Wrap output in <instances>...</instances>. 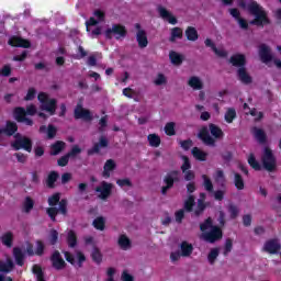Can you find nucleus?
Returning a JSON list of instances; mask_svg holds the SVG:
<instances>
[{
	"label": "nucleus",
	"instance_id": "1",
	"mask_svg": "<svg viewBox=\"0 0 281 281\" xmlns=\"http://www.w3.org/2000/svg\"><path fill=\"white\" fill-rule=\"evenodd\" d=\"M231 65L233 67H239L237 70V76L240 82L244 85H251V76H249V72H247V68H245V65L247 63V59L245 55L243 54H235L229 59Z\"/></svg>",
	"mask_w": 281,
	"mask_h": 281
},
{
	"label": "nucleus",
	"instance_id": "2",
	"mask_svg": "<svg viewBox=\"0 0 281 281\" xmlns=\"http://www.w3.org/2000/svg\"><path fill=\"white\" fill-rule=\"evenodd\" d=\"M48 205L50 207L46 212L52 221H56L57 214H67V200L60 201V193H55L48 198Z\"/></svg>",
	"mask_w": 281,
	"mask_h": 281
},
{
	"label": "nucleus",
	"instance_id": "3",
	"mask_svg": "<svg viewBox=\"0 0 281 281\" xmlns=\"http://www.w3.org/2000/svg\"><path fill=\"white\" fill-rule=\"evenodd\" d=\"M200 229L202 232V238L203 240H206V243H216V240H221V238H223L221 228L212 225L211 218H207L203 224H201Z\"/></svg>",
	"mask_w": 281,
	"mask_h": 281
},
{
	"label": "nucleus",
	"instance_id": "4",
	"mask_svg": "<svg viewBox=\"0 0 281 281\" xmlns=\"http://www.w3.org/2000/svg\"><path fill=\"white\" fill-rule=\"evenodd\" d=\"M102 21H104V12L98 10L94 11L93 16L86 22L87 32L91 38H95V36L102 34V27L98 26Z\"/></svg>",
	"mask_w": 281,
	"mask_h": 281
},
{
	"label": "nucleus",
	"instance_id": "5",
	"mask_svg": "<svg viewBox=\"0 0 281 281\" xmlns=\"http://www.w3.org/2000/svg\"><path fill=\"white\" fill-rule=\"evenodd\" d=\"M203 199H205V193H201V200H198V203L194 202V195H189L184 201V210L191 212L193 216H201L205 210Z\"/></svg>",
	"mask_w": 281,
	"mask_h": 281
},
{
	"label": "nucleus",
	"instance_id": "6",
	"mask_svg": "<svg viewBox=\"0 0 281 281\" xmlns=\"http://www.w3.org/2000/svg\"><path fill=\"white\" fill-rule=\"evenodd\" d=\"M248 10L250 14H254L255 20L250 21V25H267L269 23V19L267 18V12H265V9L260 7L256 2H251L248 5Z\"/></svg>",
	"mask_w": 281,
	"mask_h": 281
},
{
	"label": "nucleus",
	"instance_id": "7",
	"mask_svg": "<svg viewBox=\"0 0 281 281\" xmlns=\"http://www.w3.org/2000/svg\"><path fill=\"white\" fill-rule=\"evenodd\" d=\"M27 115H36V105L31 104L26 110L23 108H16L14 110V119L16 122H22V124H25L26 126H32L34 122L32 119L27 117Z\"/></svg>",
	"mask_w": 281,
	"mask_h": 281
},
{
	"label": "nucleus",
	"instance_id": "8",
	"mask_svg": "<svg viewBox=\"0 0 281 281\" xmlns=\"http://www.w3.org/2000/svg\"><path fill=\"white\" fill-rule=\"evenodd\" d=\"M180 251H173L170 254L171 262H179L181 258H190L192 256V251H194V246L188 241H182L179 245Z\"/></svg>",
	"mask_w": 281,
	"mask_h": 281
},
{
	"label": "nucleus",
	"instance_id": "9",
	"mask_svg": "<svg viewBox=\"0 0 281 281\" xmlns=\"http://www.w3.org/2000/svg\"><path fill=\"white\" fill-rule=\"evenodd\" d=\"M37 100L41 102L42 111H46V113H49V115H54V113H56V100L49 99L47 93L41 92L37 95Z\"/></svg>",
	"mask_w": 281,
	"mask_h": 281
},
{
	"label": "nucleus",
	"instance_id": "10",
	"mask_svg": "<svg viewBox=\"0 0 281 281\" xmlns=\"http://www.w3.org/2000/svg\"><path fill=\"white\" fill-rule=\"evenodd\" d=\"M14 150H26L27 153H32V139L21 134L15 135V140L11 144Z\"/></svg>",
	"mask_w": 281,
	"mask_h": 281
},
{
	"label": "nucleus",
	"instance_id": "11",
	"mask_svg": "<svg viewBox=\"0 0 281 281\" xmlns=\"http://www.w3.org/2000/svg\"><path fill=\"white\" fill-rule=\"evenodd\" d=\"M181 179V176L179 175V171H170L166 175L164 179L165 186L161 188V194H167L170 188L175 186V182L179 181Z\"/></svg>",
	"mask_w": 281,
	"mask_h": 281
},
{
	"label": "nucleus",
	"instance_id": "12",
	"mask_svg": "<svg viewBox=\"0 0 281 281\" xmlns=\"http://www.w3.org/2000/svg\"><path fill=\"white\" fill-rule=\"evenodd\" d=\"M156 10L162 21H167L170 25H177V23H179L177 16H175V14H172V12H170L166 7L159 4Z\"/></svg>",
	"mask_w": 281,
	"mask_h": 281
},
{
	"label": "nucleus",
	"instance_id": "13",
	"mask_svg": "<svg viewBox=\"0 0 281 281\" xmlns=\"http://www.w3.org/2000/svg\"><path fill=\"white\" fill-rule=\"evenodd\" d=\"M124 38L126 36V29L123 25L114 24L105 31L106 38Z\"/></svg>",
	"mask_w": 281,
	"mask_h": 281
},
{
	"label": "nucleus",
	"instance_id": "14",
	"mask_svg": "<svg viewBox=\"0 0 281 281\" xmlns=\"http://www.w3.org/2000/svg\"><path fill=\"white\" fill-rule=\"evenodd\" d=\"M111 190H113V184L106 181L100 182V184L94 189V192L99 199L103 201L111 196Z\"/></svg>",
	"mask_w": 281,
	"mask_h": 281
},
{
	"label": "nucleus",
	"instance_id": "15",
	"mask_svg": "<svg viewBox=\"0 0 281 281\" xmlns=\"http://www.w3.org/2000/svg\"><path fill=\"white\" fill-rule=\"evenodd\" d=\"M136 27V42L138 43V47L140 49H146L148 47V35L146 31L142 29L139 24H135Z\"/></svg>",
	"mask_w": 281,
	"mask_h": 281
},
{
	"label": "nucleus",
	"instance_id": "16",
	"mask_svg": "<svg viewBox=\"0 0 281 281\" xmlns=\"http://www.w3.org/2000/svg\"><path fill=\"white\" fill-rule=\"evenodd\" d=\"M262 164L266 170H273L276 168V158L273 157V154L271 153V149L266 148L263 151V157H262Z\"/></svg>",
	"mask_w": 281,
	"mask_h": 281
},
{
	"label": "nucleus",
	"instance_id": "17",
	"mask_svg": "<svg viewBox=\"0 0 281 281\" xmlns=\"http://www.w3.org/2000/svg\"><path fill=\"white\" fill-rule=\"evenodd\" d=\"M64 256L67 262H70V265H74V267H82V262H85L86 260L85 255H82V252H77L76 256H71V254L65 251Z\"/></svg>",
	"mask_w": 281,
	"mask_h": 281
},
{
	"label": "nucleus",
	"instance_id": "18",
	"mask_svg": "<svg viewBox=\"0 0 281 281\" xmlns=\"http://www.w3.org/2000/svg\"><path fill=\"white\" fill-rule=\"evenodd\" d=\"M281 245L278 239H269L263 244L262 251H266V254H278Z\"/></svg>",
	"mask_w": 281,
	"mask_h": 281
},
{
	"label": "nucleus",
	"instance_id": "19",
	"mask_svg": "<svg viewBox=\"0 0 281 281\" xmlns=\"http://www.w3.org/2000/svg\"><path fill=\"white\" fill-rule=\"evenodd\" d=\"M188 87L192 89L193 91H202L204 88L203 79L199 76H191L187 80Z\"/></svg>",
	"mask_w": 281,
	"mask_h": 281
},
{
	"label": "nucleus",
	"instance_id": "20",
	"mask_svg": "<svg viewBox=\"0 0 281 281\" xmlns=\"http://www.w3.org/2000/svg\"><path fill=\"white\" fill-rule=\"evenodd\" d=\"M259 56H260V59L266 65H269V63H271V60H273V55H271V49L269 48V46H267L265 44L259 46Z\"/></svg>",
	"mask_w": 281,
	"mask_h": 281
},
{
	"label": "nucleus",
	"instance_id": "21",
	"mask_svg": "<svg viewBox=\"0 0 281 281\" xmlns=\"http://www.w3.org/2000/svg\"><path fill=\"white\" fill-rule=\"evenodd\" d=\"M16 131H19V127L14 122L8 121L5 126L0 125V135H8L9 137H11V135H14Z\"/></svg>",
	"mask_w": 281,
	"mask_h": 281
},
{
	"label": "nucleus",
	"instance_id": "22",
	"mask_svg": "<svg viewBox=\"0 0 281 281\" xmlns=\"http://www.w3.org/2000/svg\"><path fill=\"white\" fill-rule=\"evenodd\" d=\"M199 137L200 139H202L204 144H206V146H216V139L210 136V132H207V127H204L201 130Z\"/></svg>",
	"mask_w": 281,
	"mask_h": 281
},
{
	"label": "nucleus",
	"instance_id": "23",
	"mask_svg": "<svg viewBox=\"0 0 281 281\" xmlns=\"http://www.w3.org/2000/svg\"><path fill=\"white\" fill-rule=\"evenodd\" d=\"M75 117L77 120H91V112H89V110H86L85 108H82L81 105H78L75 110Z\"/></svg>",
	"mask_w": 281,
	"mask_h": 281
},
{
	"label": "nucleus",
	"instance_id": "24",
	"mask_svg": "<svg viewBox=\"0 0 281 281\" xmlns=\"http://www.w3.org/2000/svg\"><path fill=\"white\" fill-rule=\"evenodd\" d=\"M183 38V30L179 26L172 27L170 30L169 43H177Z\"/></svg>",
	"mask_w": 281,
	"mask_h": 281
},
{
	"label": "nucleus",
	"instance_id": "25",
	"mask_svg": "<svg viewBox=\"0 0 281 281\" xmlns=\"http://www.w3.org/2000/svg\"><path fill=\"white\" fill-rule=\"evenodd\" d=\"M52 262L54 269L60 271V269H65V260L60 258V252L55 251L52 256Z\"/></svg>",
	"mask_w": 281,
	"mask_h": 281
},
{
	"label": "nucleus",
	"instance_id": "26",
	"mask_svg": "<svg viewBox=\"0 0 281 281\" xmlns=\"http://www.w3.org/2000/svg\"><path fill=\"white\" fill-rule=\"evenodd\" d=\"M114 170H115V160H113V159L106 160V162L103 167L102 177L104 179H109V177H111V172H113Z\"/></svg>",
	"mask_w": 281,
	"mask_h": 281
},
{
	"label": "nucleus",
	"instance_id": "27",
	"mask_svg": "<svg viewBox=\"0 0 281 281\" xmlns=\"http://www.w3.org/2000/svg\"><path fill=\"white\" fill-rule=\"evenodd\" d=\"M9 45H11V47L27 48L30 47V41L23 40L21 37H12L11 40H9Z\"/></svg>",
	"mask_w": 281,
	"mask_h": 281
},
{
	"label": "nucleus",
	"instance_id": "28",
	"mask_svg": "<svg viewBox=\"0 0 281 281\" xmlns=\"http://www.w3.org/2000/svg\"><path fill=\"white\" fill-rule=\"evenodd\" d=\"M184 35L187 40L191 41L192 43L199 41V31L194 26H188L184 31Z\"/></svg>",
	"mask_w": 281,
	"mask_h": 281
},
{
	"label": "nucleus",
	"instance_id": "29",
	"mask_svg": "<svg viewBox=\"0 0 281 281\" xmlns=\"http://www.w3.org/2000/svg\"><path fill=\"white\" fill-rule=\"evenodd\" d=\"M14 269V262H12L11 258H7L5 260H0V271L2 273H10Z\"/></svg>",
	"mask_w": 281,
	"mask_h": 281
},
{
	"label": "nucleus",
	"instance_id": "30",
	"mask_svg": "<svg viewBox=\"0 0 281 281\" xmlns=\"http://www.w3.org/2000/svg\"><path fill=\"white\" fill-rule=\"evenodd\" d=\"M117 245L121 249H123V251H128V249H131V239L126 235H120Z\"/></svg>",
	"mask_w": 281,
	"mask_h": 281
},
{
	"label": "nucleus",
	"instance_id": "31",
	"mask_svg": "<svg viewBox=\"0 0 281 281\" xmlns=\"http://www.w3.org/2000/svg\"><path fill=\"white\" fill-rule=\"evenodd\" d=\"M209 131L214 139H223V137H225V133H223V130H221V127H218L217 125L210 124Z\"/></svg>",
	"mask_w": 281,
	"mask_h": 281
},
{
	"label": "nucleus",
	"instance_id": "32",
	"mask_svg": "<svg viewBox=\"0 0 281 281\" xmlns=\"http://www.w3.org/2000/svg\"><path fill=\"white\" fill-rule=\"evenodd\" d=\"M57 128L54 125H48V128L45 125L40 127V133H47L48 139H54L56 137Z\"/></svg>",
	"mask_w": 281,
	"mask_h": 281
},
{
	"label": "nucleus",
	"instance_id": "33",
	"mask_svg": "<svg viewBox=\"0 0 281 281\" xmlns=\"http://www.w3.org/2000/svg\"><path fill=\"white\" fill-rule=\"evenodd\" d=\"M32 210H34V200L27 196L22 203V212H24V214H30Z\"/></svg>",
	"mask_w": 281,
	"mask_h": 281
},
{
	"label": "nucleus",
	"instance_id": "34",
	"mask_svg": "<svg viewBox=\"0 0 281 281\" xmlns=\"http://www.w3.org/2000/svg\"><path fill=\"white\" fill-rule=\"evenodd\" d=\"M252 135L255 137V139H257V142H259V144H265L266 139H267V135L265 134V131L255 127L252 128Z\"/></svg>",
	"mask_w": 281,
	"mask_h": 281
},
{
	"label": "nucleus",
	"instance_id": "35",
	"mask_svg": "<svg viewBox=\"0 0 281 281\" xmlns=\"http://www.w3.org/2000/svg\"><path fill=\"white\" fill-rule=\"evenodd\" d=\"M147 139L149 146H151L153 148H159V146L161 145V138L157 134H149L147 136Z\"/></svg>",
	"mask_w": 281,
	"mask_h": 281
},
{
	"label": "nucleus",
	"instance_id": "36",
	"mask_svg": "<svg viewBox=\"0 0 281 281\" xmlns=\"http://www.w3.org/2000/svg\"><path fill=\"white\" fill-rule=\"evenodd\" d=\"M192 155L198 161H205L207 159V153L201 150L199 147L192 149Z\"/></svg>",
	"mask_w": 281,
	"mask_h": 281
},
{
	"label": "nucleus",
	"instance_id": "37",
	"mask_svg": "<svg viewBox=\"0 0 281 281\" xmlns=\"http://www.w3.org/2000/svg\"><path fill=\"white\" fill-rule=\"evenodd\" d=\"M154 85L156 87H165V85H168V77H166V75L159 72L158 75H156V77L154 78Z\"/></svg>",
	"mask_w": 281,
	"mask_h": 281
},
{
	"label": "nucleus",
	"instance_id": "38",
	"mask_svg": "<svg viewBox=\"0 0 281 281\" xmlns=\"http://www.w3.org/2000/svg\"><path fill=\"white\" fill-rule=\"evenodd\" d=\"M224 120L225 122H227V124H232V122L236 120V109L234 108L226 109V112L224 114Z\"/></svg>",
	"mask_w": 281,
	"mask_h": 281
},
{
	"label": "nucleus",
	"instance_id": "39",
	"mask_svg": "<svg viewBox=\"0 0 281 281\" xmlns=\"http://www.w3.org/2000/svg\"><path fill=\"white\" fill-rule=\"evenodd\" d=\"M13 256L15 258L16 265H19V267H23V260H25V255L23 254V250H21L20 248H14Z\"/></svg>",
	"mask_w": 281,
	"mask_h": 281
},
{
	"label": "nucleus",
	"instance_id": "40",
	"mask_svg": "<svg viewBox=\"0 0 281 281\" xmlns=\"http://www.w3.org/2000/svg\"><path fill=\"white\" fill-rule=\"evenodd\" d=\"M169 58L172 65H181L183 63V56L175 50L169 53Z\"/></svg>",
	"mask_w": 281,
	"mask_h": 281
},
{
	"label": "nucleus",
	"instance_id": "41",
	"mask_svg": "<svg viewBox=\"0 0 281 281\" xmlns=\"http://www.w3.org/2000/svg\"><path fill=\"white\" fill-rule=\"evenodd\" d=\"M234 186L237 190H245V180H243L241 175L234 173Z\"/></svg>",
	"mask_w": 281,
	"mask_h": 281
},
{
	"label": "nucleus",
	"instance_id": "42",
	"mask_svg": "<svg viewBox=\"0 0 281 281\" xmlns=\"http://www.w3.org/2000/svg\"><path fill=\"white\" fill-rule=\"evenodd\" d=\"M213 179L215 183H220L221 186H223V183H225V172L223 171V169L215 170Z\"/></svg>",
	"mask_w": 281,
	"mask_h": 281
},
{
	"label": "nucleus",
	"instance_id": "43",
	"mask_svg": "<svg viewBox=\"0 0 281 281\" xmlns=\"http://www.w3.org/2000/svg\"><path fill=\"white\" fill-rule=\"evenodd\" d=\"M202 180L206 192H214V184L212 183V179H210L207 175H202Z\"/></svg>",
	"mask_w": 281,
	"mask_h": 281
},
{
	"label": "nucleus",
	"instance_id": "44",
	"mask_svg": "<svg viewBox=\"0 0 281 281\" xmlns=\"http://www.w3.org/2000/svg\"><path fill=\"white\" fill-rule=\"evenodd\" d=\"M109 146V140L106 137L102 136L99 140V144H95L92 148V153H100V148H106Z\"/></svg>",
	"mask_w": 281,
	"mask_h": 281
},
{
	"label": "nucleus",
	"instance_id": "45",
	"mask_svg": "<svg viewBox=\"0 0 281 281\" xmlns=\"http://www.w3.org/2000/svg\"><path fill=\"white\" fill-rule=\"evenodd\" d=\"M65 148L64 142H57L50 147V155H58Z\"/></svg>",
	"mask_w": 281,
	"mask_h": 281
},
{
	"label": "nucleus",
	"instance_id": "46",
	"mask_svg": "<svg viewBox=\"0 0 281 281\" xmlns=\"http://www.w3.org/2000/svg\"><path fill=\"white\" fill-rule=\"evenodd\" d=\"M32 272L36 277L37 281H45V278L43 276V269H41L38 265L33 266Z\"/></svg>",
	"mask_w": 281,
	"mask_h": 281
},
{
	"label": "nucleus",
	"instance_id": "47",
	"mask_svg": "<svg viewBox=\"0 0 281 281\" xmlns=\"http://www.w3.org/2000/svg\"><path fill=\"white\" fill-rule=\"evenodd\" d=\"M248 164H249V166H251L254 168V170H260L262 168L260 166V162H258V160H256V156H254V154H250L248 156Z\"/></svg>",
	"mask_w": 281,
	"mask_h": 281
},
{
	"label": "nucleus",
	"instance_id": "48",
	"mask_svg": "<svg viewBox=\"0 0 281 281\" xmlns=\"http://www.w3.org/2000/svg\"><path fill=\"white\" fill-rule=\"evenodd\" d=\"M217 258H218V248H213L207 256V261L210 262V265H214Z\"/></svg>",
	"mask_w": 281,
	"mask_h": 281
},
{
	"label": "nucleus",
	"instance_id": "49",
	"mask_svg": "<svg viewBox=\"0 0 281 281\" xmlns=\"http://www.w3.org/2000/svg\"><path fill=\"white\" fill-rule=\"evenodd\" d=\"M12 233H5L1 236L2 244L5 245V247H12Z\"/></svg>",
	"mask_w": 281,
	"mask_h": 281
},
{
	"label": "nucleus",
	"instance_id": "50",
	"mask_svg": "<svg viewBox=\"0 0 281 281\" xmlns=\"http://www.w3.org/2000/svg\"><path fill=\"white\" fill-rule=\"evenodd\" d=\"M104 223H105L104 217H97L93 221V227H95V229H99L100 232H103Z\"/></svg>",
	"mask_w": 281,
	"mask_h": 281
},
{
	"label": "nucleus",
	"instance_id": "51",
	"mask_svg": "<svg viewBox=\"0 0 281 281\" xmlns=\"http://www.w3.org/2000/svg\"><path fill=\"white\" fill-rule=\"evenodd\" d=\"M48 243H49L50 245H56V243H58V231L52 229V231L49 232Z\"/></svg>",
	"mask_w": 281,
	"mask_h": 281
},
{
	"label": "nucleus",
	"instance_id": "52",
	"mask_svg": "<svg viewBox=\"0 0 281 281\" xmlns=\"http://www.w3.org/2000/svg\"><path fill=\"white\" fill-rule=\"evenodd\" d=\"M56 179H58V173L50 172L48 175V178L46 180V183H47L48 188H54V183H56Z\"/></svg>",
	"mask_w": 281,
	"mask_h": 281
},
{
	"label": "nucleus",
	"instance_id": "53",
	"mask_svg": "<svg viewBox=\"0 0 281 281\" xmlns=\"http://www.w3.org/2000/svg\"><path fill=\"white\" fill-rule=\"evenodd\" d=\"M92 260L97 262V265H100L102 262V254L98 248H94L92 250Z\"/></svg>",
	"mask_w": 281,
	"mask_h": 281
},
{
	"label": "nucleus",
	"instance_id": "54",
	"mask_svg": "<svg viewBox=\"0 0 281 281\" xmlns=\"http://www.w3.org/2000/svg\"><path fill=\"white\" fill-rule=\"evenodd\" d=\"M67 243L69 247H76V233L74 231L68 232Z\"/></svg>",
	"mask_w": 281,
	"mask_h": 281
},
{
	"label": "nucleus",
	"instance_id": "55",
	"mask_svg": "<svg viewBox=\"0 0 281 281\" xmlns=\"http://www.w3.org/2000/svg\"><path fill=\"white\" fill-rule=\"evenodd\" d=\"M213 52H214V54H216V56H218L220 58H227V56H228L227 50H225L224 48H217V47H215Z\"/></svg>",
	"mask_w": 281,
	"mask_h": 281
},
{
	"label": "nucleus",
	"instance_id": "56",
	"mask_svg": "<svg viewBox=\"0 0 281 281\" xmlns=\"http://www.w3.org/2000/svg\"><path fill=\"white\" fill-rule=\"evenodd\" d=\"M165 133L166 135H175V123H167L165 126Z\"/></svg>",
	"mask_w": 281,
	"mask_h": 281
},
{
	"label": "nucleus",
	"instance_id": "57",
	"mask_svg": "<svg viewBox=\"0 0 281 281\" xmlns=\"http://www.w3.org/2000/svg\"><path fill=\"white\" fill-rule=\"evenodd\" d=\"M228 213L231 214V218H236L238 216V206L231 204L228 206Z\"/></svg>",
	"mask_w": 281,
	"mask_h": 281
},
{
	"label": "nucleus",
	"instance_id": "58",
	"mask_svg": "<svg viewBox=\"0 0 281 281\" xmlns=\"http://www.w3.org/2000/svg\"><path fill=\"white\" fill-rule=\"evenodd\" d=\"M182 173L186 181H194V177H195L194 171L189 169L187 171H182Z\"/></svg>",
	"mask_w": 281,
	"mask_h": 281
},
{
	"label": "nucleus",
	"instance_id": "59",
	"mask_svg": "<svg viewBox=\"0 0 281 281\" xmlns=\"http://www.w3.org/2000/svg\"><path fill=\"white\" fill-rule=\"evenodd\" d=\"M116 183L120 186V188H131V186H133L130 179H120L116 181Z\"/></svg>",
	"mask_w": 281,
	"mask_h": 281
},
{
	"label": "nucleus",
	"instance_id": "60",
	"mask_svg": "<svg viewBox=\"0 0 281 281\" xmlns=\"http://www.w3.org/2000/svg\"><path fill=\"white\" fill-rule=\"evenodd\" d=\"M182 159H183V164L181 166V170H182V172H186V171L190 170V168H192V166L190 165V159H188V157L183 156Z\"/></svg>",
	"mask_w": 281,
	"mask_h": 281
},
{
	"label": "nucleus",
	"instance_id": "61",
	"mask_svg": "<svg viewBox=\"0 0 281 281\" xmlns=\"http://www.w3.org/2000/svg\"><path fill=\"white\" fill-rule=\"evenodd\" d=\"M34 98H36V89L30 88L24 100L30 101V100H33Z\"/></svg>",
	"mask_w": 281,
	"mask_h": 281
},
{
	"label": "nucleus",
	"instance_id": "62",
	"mask_svg": "<svg viewBox=\"0 0 281 281\" xmlns=\"http://www.w3.org/2000/svg\"><path fill=\"white\" fill-rule=\"evenodd\" d=\"M234 243L232 241V239H227L224 246V256H227V254H229L232 251V247H233Z\"/></svg>",
	"mask_w": 281,
	"mask_h": 281
},
{
	"label": "nucleus",
	"instance_id": "63",
	"mask_svg": "<svg viewBox=\"0 0 281 281\" xmlns=\"http://www.w3.org/2000/svg\"><path fill=\"white\" fill-rule=\"evenodd\" d=\"M249 114L252 115L255 120H262V112H259L256 109L250 110Z\"/></svg>",
	"mask_w": 281,
	"mask_h": 281
},
{
	"label": "nucleus",
	"instance_id": "64",
	"mask_svg": "<svg viewBox=\"0 0 281 281\" xmlns=\"http://www.w3.org/2000/svg\"><path fill=\"white\" fill-rule=\"evenodd\" d=\"M122 281H133V276L128 273V271H123L121 276Z\"/></svg>",
	"mask_w": 281,
	"mask_h": 281
}]
</instances>
